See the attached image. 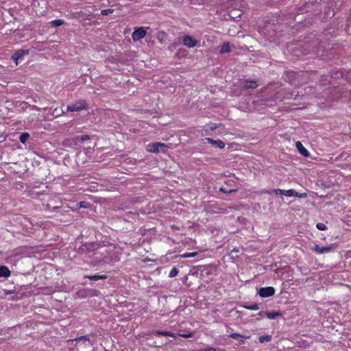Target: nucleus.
I'll use <instances>...</instances> for the list:
<instances>
[{
    "instance_id": "1",
    "label": "nucleus",
    "mask_w": 351,
    "mask_h": 351,
    "mask_svg": "<svg viewBox=\"0 0 351 351\" xmlns=\"http://www.w3.org/2000/svg\"><path fill=\"white\" fill-rule=\"evenodd\" d=\"M168 146L162 143H153L146 145V150L150 153H165L168 150Z\"/></svg>"
},
{
    "instance_id": "2",
    "label": "nucleus",
    "mask_w": 351,
    "mask_h": 351,
    "mask_svg": "<svg viewBox=\"0 0 351 351\" xmlns=\"http://www.w3.org/2000/svg\"><path fill=\"white\" fill-rule=\"evenodd\" d=\"M88 106L87 102L84 99H80L72 105H69L66 107V112H78L82 110H87Z\"/></svg>"
},
{
    "instance_id": "3",
    "label": "nucleus",
    "mask_w": 351,
    "mask_h": 351,
    "mask_svg": "<svg viewBox=\"0 0 351 351\" xmlns=\"http://www.w3.org/2000/svg\"><path fill=\"white\" fill-rule=\"evenodd\" d=\"M149 29V27H139L136 28L132 34V38L134 41H138L143 38L147 34V29Z\"/></svg>"
},
{
    "instance_id": "4",
    "label": "nucleus",
    "mask_w": 351,
    "mask_h": 351,
    "mask_svg": "<svg viewBox=\"0 0 351 351\" xmlns=\"http://www.w3.org/2000/svg\"><path fill=\"white\" fill-rule=\"evenodd\" d=\"M275 289L273 287H261L258 290V295L261 298H267L273 296L275 294Z\"/></svg>"
},
{
    "instance_id": "5",
    "label": "nucleus",
    "mask_w": 351,
    "mask_h": 351,
    "mask_svg": "<svg viewBox=\"0 0 351 351\" xmlns=\"http://www.w3.org/2000/svg\"><path fill=\"white\" fill-rule=\"evenodd\" d=\"M183 45L189 48L194 47L197 45V41L191 36L186 35L182 38Z\"/></svg>"
},
{
    "instance_id": "6",
    "label": "nucleus",
    "mask_w": 351,
    "mask_h": 351,
    "mask_svg": "<svg viewBox=\"0 0 351 351\" xmlns=\"http://www.w3.org/2000/svg\"><path fill=\"white\" fill-rule=\"evenodd\" d=\"M284 195L287 197H297L300 198H305L307 197V194L306 193H299L293 189L285 190Z\"/></svg>"
},
{
    "instance_id": "7",
    "label": "nucleus",
    "mask_w": 351,
    "mask_h": 351,
    "mask_svg": "<svg viewBox=\"0 0 351 351\" xmlns=\"http://www.w3.org/2000/svg\"><path fill=\"white\" fill-rule=\"evenodd\" d=\"M206 141L208 143L212 144L219 149H223L225 147V143L221 140H214L211 138L208 137L206 138Z\"/></svg>"
},
{
    "instance_id": "8",
    "label": "nucleus",
    "mask_w": 351,
    "mask_h": 351,
    "mask_svg": "<svg viewBox=\"0 0 351 351\" xmlns=\"http://www.w3.org/2000/svg\"><path fill=\"white\" fill-rule=\"evenodd\" d=\"M28 51L25 50H18L16 51L12 56V59L15 62L16 64H18V61L19 59L22 58L25 54H27Z\"/></svg>"
},
{
    "instance_id": "9",
    "label": "nucleus",
    "mask_w": 351,
    "mask_h": 351,
    "mask_svg": "<svg viewBox=\"0 0 351 351\" xmlns=\"http://www.w3.org/2000/svg\"><path fill=\"white\" fill-rule=\"evenodd\" d=\"M295 146L299 151L300 154L305 157H308L309 156V152L308 150L303 146L301 142L297 141L295 143Z\"/></svg>"
},
{
    "instance_id": "10",
    "label": "nucleus",
    "mask_w": 351,
    "mask_h": 351,
    "mask_svg": "<svg viewBox=\"0 0 351 351\" xmlns=\"http://www.w3.org/2000/svg\"><path fill=\"white\" fill-rule=\"evenodd\" d=\"M258 87L257 82L255 80H246L244 82V88L246 89H255Z\"/></svg>"
},
{
    "instance_id": "11",
    "label": "nucleus",
    "mask_w": 351,
    "mask_h": 351,
    "mask_svg": "<svg viewBox=\"0 0 351 351\" xmlns=\"http://www.w3.org/2000/svg\"><path fill=\"white\" fill-rule=\"evenodd\" d=\"M11 275V271L9 268L6 266L1 265L0 266V278H8Z\"/></svg>"
},
{
    "instance_id": "12",
    "label": "nucleus",
    "mask_w": 351,
    "mask_h": 351,
    "mask_svg": "<svg viewBox=\"0 0 351 351\" xmlns=\"http://www.w3.org/2000/svg\"><path fill=\"white\" fill-rule=\"evenodd\" d=\"M85 278L92 280H106V279H107L108 276L105 274H102V275L95 274V275L85 276Z\"/></svg>"
},
{
    "instance_id": "13",
    "label": "nucleus",
    "mask_w": 351,
    "mask_h": 351,
    "mask_svg": "<svg viewBox=\"0 0 351 351\" xmlns=\"http://www.w3.org/2000/svg\"><path fill=\"white\" fill-rule=\"evenodd\" d=\"M266 317L270 319H275L277 317L281 316L282 314L278 311H267L265 313Z\"/></svg>"
},
{
    "instance_id": "14",
    "label": "nucleus",
    "mask_w": 351,
    "mask_h": 351,
    "mask_svg": "<svg viewBox=\"0 0 351 351\" xmlns=\"http://www.w3.org/2000/svg\"><path fill=\"white\" fill-rule=\"evenodd\" d=\"M153 333L156 335L169 336L171 337H175V335L173 333L165 330H155L153 332Z\"/></svg>"
},
{
    "instance_id": "15",
    "label": "nucleus",
    "mask_w": 351,
    "mask_h": 351,
    "mask_svg": "<svg viewBox=\"0 0 351 351\" xmlns=\"http://www.w3.org/2000/svg\"><path fill=\"white\" fill-rule=\"evenodd\" d=\"M231 49L229 43H225L221 45L220 53H229Z\"/></svg>"
},
{
    "instance_id": "16",
    "label": "nucleus",
    "mask_w": 351,
    "mask_h": 351,
    "mask_svg": "<svg viewBox=\"0 0 351 351\" xmlns=\"http://www.w3.org/2000/svg\"><path fill=\"white\" fill-rule=\"evenodd\" d=\"M70 341H84V343H85V342L90 343L89 335L80 336V337H77V338H75L74 339H71Z\"/></svg>"
},
{
    "instance_id": "17",
    "label": "nucleus",
    "mask_w": 351,
    "mask_h": 351,
    "mask_svg": "<svg viewBox=\"0 0 351 351\" xmlns=\"http://www.w3.org/2000/svg\"><path fill=\"white\" fill-rule=\"evenodd\" d=\"M29 137L30 136L27 132H23L19 136V141L21 143L24 144L29 138Z\"/></svg>"
},
{
    "instance_id": "18",
    "label": "nucleus",
    "mask_w": 351,
    "mask_h": 351,
    "mask_svg": "<svg viewBox=\"0 0 351 351\" xmlns=\"http://www.w3.org/2000/svg\"><path fill=\"white\" fill-rule=\"evenodd\" d=\"M271 335H263V336H261L259 337L258 338V340H259V342L263 343H265V342H269L271 340Z\"/></svg>"
},
{
    "instance_id": "19",
    "label": "nucleus",
    "mask_w": 351,
    "mask_h": 351,
    "mask_svg": "<svg viewBox=\"0 0 351 351\" xmlns=\"http://www.w3.org/2000/svg\"><path fill=\"white\" fill-rule=\"evenodd\" d=\"M198 255V252H185L182 254H181L180 256L181 258H192V257H195Z\"/></svg>"
},
{
    "instance_id": "20",
    "label": "nucleus",
    "mask_w": 351,
    "mask_h": 351,
    "mask_svg": "<svg viewBox=\"0 0 351 351\" xmlns=\"http://www.w3.org/2000/svg\"><path fill=\"white\" fill-rule=\"evenodd\" d=\"M64 23V21L62 19H56L51 21V25L53 27H59Z\"/></svg>"
},
{
    "instance_id": "21",
    "label": "nucleus",
    "mask_w": 351,
    "mask_h": 351,
    "mask_svg": "<svg viewBox=\"0 0 351 351\" xmlns=\"http://www.w3.org/2000/svg\"><path fill=\"white\" fill-rule=\"evenodd\" d=\"M229 337L234 339H237L238 337H243L244 339H250V336L242 335L239 333H232L229 335Z\"/></svg>"
},
{
    "instance_id": "22",
    "label": "nucleus",
    "mask_w": 351,
    "mask_h": 351,
    "mask_svg": "<svg viewBox=\"0 0 351 351\" xmlns=\"http://www.w3.org/2000/svg\"><path fill=\"white\" fill-rule=\"evenodd\" d=\"M178 272H179L178 269L176 267H174L169 271V278H173V277L176 276L178 274Z\"/></svg>"
},
{
    "instance_id": "23",
    "label": "nucleus",
    "mask_w": 351,
    "mask_h": 351,
    "mask_svg": "<svg viewBox=\"0 0 351 351\" xmlns=\"http://www.w3.org/2000/svg\"><path fill=\"white\" fill-rule=\"evenodd\" d=\"M78 206H79V208H88L90 206V204L88 202L82 201L78 204Z\"/></svg>"
},
{
    "instance_id": "24",
    "label": "nucleus",
    "mask_w": 351,
    "mask_h": 351,
    "mask_svg": "<svg viewBox=\"0 0 351 351\" xmlns=\"http://www.w3.org/2000/svg\"><path fill=\"white\" fill-rule=\"evenodd\" d=\"M333 248L334 247H333L332 245L327 246V247H322V250H321V253L324 254V253L330 252V251H332V250Z\"/></svg>"
},
{
    "instance_id": "25",
    "label": "nucleus",
    "mask_w": 351,
    "mask_h": 351,
    "mask_svg": "<svg viewBox=\"0 0 351 351\" xmlns=\"http://www.w3.org/2000/svg\"><path fill=\"white\" fill-rule=\"evenodd\" d=\"M223 127V125L222 123H212L209 128L210 131H214L216 129H217L219 127Z\"/></svg>"
},
{
    "instance_id": "26",
    "label": "nucleus",
    "mask_w": 351,
    "mask_h": 351,
    "mask_svg": "<svg viewBox=\"0 0 351 351\" xmlns=\"http://www.w3.org/2000/svg\"><path fill=\"white\" fill-rule=\"evenodd\" d=\"M245 308L248 310L257 311L259 309V305L258 304H254L250 306H245Z\"/></svg>"
},
{
    "instance_id": "27",
    "label": "nucleus",
    "mask_w": 351,
    "mask_h": 351,
    "mask_svg": "<svg viewBox=\"0 0 351 351\" xmlns=\"http://www.w3.org/2000/svg\"><path fill=\"white\" fill-rule=\"evenodd\" d=\"M193 335V333L191 332H185L183 333H179V336H180L182 337H184V338L192 337Z\"/></svg>"
},
{
    "instance_id": "28",
    "label": "nucleus",
    "mask_w": 351,
    "mask_h": 351,
    "mask_svg": "<svg viewBox=\"0 0 351 351\" xmlns=\"http://www.w3.org/2000/svg\"><path fill=\"white\" fill-rule=\"evenodd\" d=\"M114 12V10L113 9H104V10H102L101 11V14L102 15H108V14H112Z\"/></svg>"
},
{
    "instance_id": "29",
    "label": "nucleus",
    "mask_w": 351,
    "mask_h": 351,
    "mask_svg": "<svg viewBox=\"0 0 351 351\" xmlns=\"http://www.w3.org/2000/svg\"><path fill=\"white\" fill-rule=\"evenodd\" d=\"M66 112V110L64 111L62 108L59 109V108H55V110L53 111V114H56V116H59L63 113H65Z\"/></svg>"
},
{
    "instance_id": "30",
    "label": "nucleus",
    "mask_w": 351,
    "mask_h": 351,
    "mask_svg": "<svg viewBox=\"0 0 351 351\" xmlns=\"http://www.w3.org/2000/svg\"><path fill=\"white\" fill-rule=\"evenodd\" d=\"M316 227L319 230H325L327 228L326 226L323 223H317Z\"/></svg>"
},
{
    "instance_id": "31",
    "label": "nucleus",
    "mask_w": 351,
    "mask_h": 351,
    "mask_svg": "<svg viewBox=\"0 0 351 351\" xmlns=\"http://www.w3.org/2000/svg\"><path fill=\"white\" fill-rule=\"evenodd\" d=\"M322 247H320L319 245H315V246L312 248V250L318 254H322L321 253Z\"/></svg>"
},
{
    "instance_id": "32",
    "label": "nucleus",
    "mask_w": 351,
    "mask_h": 351,
    "mask_svg": "<svg viewBox=\"0 0 351 351\" xmlns=\"http://www.w3.org/2000/svg\"><path fill=\"white\" fill-rule=\"evenodd\" d=\"M273 192L276 194V195H284V193H285V190H282V189H274Z\"/></svg>"
},
{
    "instance_id": "33",
    "label": "nucleus",
    "mask_w": 351,
    "mask_h": 351,
    "mask_svg": "<svg viewBox=\"0 0 351 351\" xmlns=\"http://www.w3.org/2000/svg\"><path fill=\"white\" fill-rule=\"evenodd\" d=\"M90 140V137L88 135H84L80 137L81 142H84L86 141Z\"/></svg>"
},
{
    "instance_id": "34",
    "label": "nucleus",
    "mask_w": 351,
    "mask_h": 351,
    "mask_svg": "<svg viewBox=\"0 0 351 351\" xmlns=\"http://www.w3.org/2000/svg\"><path fill=\"white\" fill-rule=\"evenodd\" d=\"M219 191H220L221 192L224 193H231V192H232V191H234V190H230V191H226V190L225 189H223V188H221V189H219Z\"/></svg>"
},
{
    "instance_id": "35",
    "label": "nucleus",
    "mask_w": 351,
    "mask_h": 351,
    "mask_svg": "<svg viewBox=\"0 0 351 351\" xmlns=\"http://www.w3.org/2000/svg\"><path fill=\"white\" fill-rule=\"evenodd\" d=\"M202 351H216L215 348L213 347L204 348Z\"/></svg>"
},
{
    "instance_id": "36",
    "label": "nucleus",
    "mask_w": 351,
    "mask_h": 351,
    "mask_svg": "<svg viewBox=\"0 0 351 351\" xmlns=\"http://www.w3.org/2000/svg\"><path fill=\"white\" fill-rule=\"evenodd\" d=\"M5 139V138L3 136L0 135V142L3 141Z\"/></svg>"
},
{
    "instance_id": "37",
    "label": "nucleus",
    "mask_w": 351,
    "mask_h": 351,
    "mask_svg": "<svg viewBox=\"0 0 351 351\" xmlns=\"http://www.w3.org/2000/svg\"><path fill=\"white\" fill-rule=\"evenodd\" d=\"M264 193H265V194H270V193H271V192H270L269 191H265L264 192Z\"/></svg>"
}]
</instances>
